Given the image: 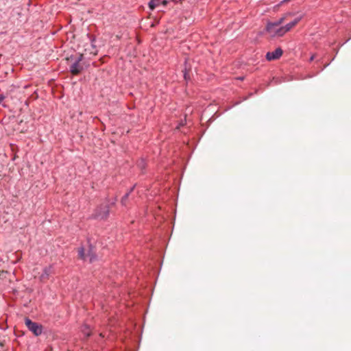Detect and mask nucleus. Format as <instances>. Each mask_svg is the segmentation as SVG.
<instances>
[{
  "label": "nucleus",
  "mask_w": 351,
  "mask_h": 351,
  "mask_svg": "<svg viewBox=\"0 0 351 351\" xmlns=\"http://www.w3.org/2000/svg\"><path fill=\"white\" fill-rule=\"evenodd\" d=\"M110 215V204H101L95 210L93 214L91 216L92 219L106 220Z\"/></svg>",
  "instance_id": "1"
},
{
  "label": "nucleus",
  "mask_w": 351,
  "mask_h": 351,
  "mask_svg": "<svg viewBox=\"0 0 351 351\" xmlns=\"http://www.w3.org/2000/svg\"><path fill=\"white\" fill-rule=\"evenodd\" d=\"M25 324L26 326L27 327V328L31 332H32V333L35 336H39V335H40L42 334V332H43V326H42V325L32 321L28 317H26L25 319Z\"/></svg>",
  "instance_id": "2"
},
{
  "label": "nucleus",
  "mask_w": 351,
  "mask_h": 351,
  "mask_svg": "<svg viewBox=\"0 0 351 351\" xmlns=\"http://www.w3.org/2000/svg\"><path fill=\"white\" fill-rule=\"evenodd\" d=\"M302 19V16H298L295 18L293 21H291L290 23H287L285 26L280 27V29H278V32L279 34H285L287 32L290 31L294 26H295Z\"/></svg>",
  "instance_id": "3"
},
{
  "label": "nucleus",
  "mask_w": 351,
  "mask_h": 351,
  "mask_svg": "<svg viewBox=\"0 0 351 351\" xmlns=\"http://www.w3.org/2000/svg\"><path fill=\"white\" fill-rule=\"evenodd\" d=\"M282 49L278 47L274 51H268L266 54V59L269 61L278 60L282 56Z\"/></svg>",
  "instance_id": "4"
},
{
  "label": "nucleus",
  "mask_w": 351,
  "mask_h": 351,
  "mask_svg": "<svg viewBox=\"0 0 351 351\" xmlns=\"http://www.w3.org/2000/svg\"><path fill=\"white\" fill-rule=\"evenodd\" d=\"M83 66L78 62L75 61L70 66L69 71L73 75H78L83 70Z\"/></svg>",
  "instance_id": "5"
},
{
  "label": "nucleus",
  "mask_w": 351,
  "mask_h": 351,
  "mask_svg": "<svg viewBox=\"0 0 351 351\" xmlns=\"http://www.w3.org/2000/svg\"><path fill=\"white\" fill-rule=\"evenodd\" d=\"M291 15V13H287L285 16L280 17L277 21L274 22H268L267 23V29L271 30V27L274 26L280 27V25L285 21L287 16Z\"/></svg>",
  "instance_id": "6"
},
{
  "label": "nucleus",
  "mask_w": 351,
  "mask_h": 351,
  "mask_svg": "<svg viewBox=\"0 0 351 351\" xmlns=\"http://www.w3.org/2000/svg\"><path fill=\"white\" fill-rule=\"evenodd\" d=\"M52 273V266L46 267L43 269V273L40 276L41 281H45L49 279V276Z\"/></svg>",
  "instance_id": "7"
},
{
  "label": "nucleus",
  "mask_w": 351,
  "mask_h": 351,
  "mask_svg": "<svg viewBox=\"0 0 351 351\" xmlns=\"http://www.w3.org/2000/svg\"><path fill=\"white\" fill-rule=\"evenodd\" d=\"M86 36L90 42L91 47L93 49V51H90V53H92L93 55H97L98 51L97 49V46L95 45V41H96L95 36L90 34H87Z\"/></svg>",
  "instance_id": "8"
},
{
  "label": "nucleus",
  "mask_w": 351,
  "mask_h": 351,
  "mask_svg": "<svg viewBox=\"0 0 351 351\" xmlns=\"http://www.w3.org/2000/svg\"><path fill=\"white\" fill-rule=\"evenodd\" d=\"M279 29H280V27L274 26V27H271V30H268L267 29V25L265 27V31L267 33H269L271 37H275V36L280 37V36H282L284 35V34H279V33L278 32Z\"/></svg>",
  "instance_id": "9"
},
{
  "label": "nucleus",
  "mask_w": 351,
  "mask_h": 351,
  "mask_svg": "<svg viewBox=\"0 0 351 351\" xmlns=\"http://www.w3.org/2000/svg\"><path fill=\"white\" fill-rule=\"evenodd\" d=\"M136 165H137L138 168H139L141 170V173H145L144 171L145 170L146 167H147V162H146L144 158H140L137 161Z\"/></svg>",
  "instance_id": "10"
},
{
  "label": "nucleus",
  "mask_w": 351,
  "mask_h": 351,
  "mask_svg": "<svg viewBox=\"0 0 351 351\" xmlns=\"http://www.w3.org/2000/svg\"><path fill=\"white\" fill-rule=\"evenodd\" d=\"M94 247L92 244L89 245L88 250V256L90 257V262L92 263L93 261L96 259V254L93 250Z\"/></svg>",
  "instance_id": "11"
},
{
  "label": "nucleus",
  "mask_w": 351,
  "mask_h": 351,
  "mask_svg": "<svg viewBox=\"0 0 351 351\" xmlns=\"http://www.w3.org/2000/svg\"><path fill=\"white\" fill-rule=\"evenodd\" d=\"M161 4V0H150L148 6L151 10H154Z\"/></svg>",
  "instance_id": "12"
},
{
  "label": "nucleus",
  "mask_w": 351,
  "mask_h": 351,
  "mask_svg": "<svg viewBox=\"0 0 351 351\" xmlns=\"http://www.w3.org/2000/svg\"><path fill=\"white\" fill-rule=\"evenodd\" d=\"M82 332H83L84 337L87 339L91 335V332L90 330V328L88 325L85 324L82 327Z\"/></svg>",
  "instance_id": "13"
},
{
  "label": "nucleus",
  "mask_w": 351,
  "mask_h": 351,
  "mask_svg": "<svg viewBox=\"0 0 351 351\" xmlns=\"http://www.w3.org/2000/svg\"><path fill=\"white\" fill-rule=\"evenodd\" d=\"M78 257L84 261L86 259V254H85V249L83 246L80 247L79 249H78Z\"/></svg>",
  "instance_id": "14"
},
{
  "label": "nucleus",
  "mask_w": 351,
  "mask_h": 351,
  "mask_svg": "<svg viewBox=\"0 0 351 351\" xmlns=\"http://www.w3.org/2000/svg\"><path fill=\"white\" fill-rule=\"evenodd\" d=\"M282 82V80L278 77H273L272 80L268 83L267 86L277 85Z\"/></svg>",
  "instance_id": "15"
},
{
  "label": "nucleus",
  "mask_w": 351,
  "mask_h": 351,
  "mask_svg": "<svg viewBox=\"0 0 351 351\" xmlns=\"http://www.w3.org/2000/svg\"><path fill=\"white\" fill-rule=\"evenodd\" d=\"M130 195L128 193H125L121 199V204L122 206H126L127 200L129 197Z\"/></svg>",
  "instance_id": "16"
},
{
  "label": "nucleus",
  "mask_w": 351,
  "mask_h": 351,
  "mask_svg": "<svg viewBox=\"0 0 351 351\" xmlns=\"http://www.w3.org/2000/svg\"><path fill=\"white\" fill-rule=\"evenodd\" d=\"M117 197H115L112 201H110L108 197L106 198V204H110V207L112 206H114L116 202H117Z\"/></svg>",
  "instance_id": "17"
},
{
  "label": "nucleus",
  "mask_w": 351,
  "mask_h": 351,
  "mask_svg": "<svg viewBox=\"0 0 351 351\" xmlns=\"http://www.w3.org/2000/svg\"><path fill=\"white\" fill-rule=\"evenodd\" d=\"M184 72V80L188 82L190 80V76H189V71L186 69V67L184 68V70L183 71Z\"/></svg>",
  "instance_id": "18"
},
{
  "label": "nucleus",
  "mask_w": 351,
  "mask_h": 351,
  "mask_svg": "<svg viewBox=\"0 0 351 351\" xmlns=\"http://www.w3.org/2000/svg\"><path fill=\"white\" fill-rule=\"evenodd\" d=\"M83 58H84V55L81 53V54H80V55H79V56L75 59V61L78 62H80H80H81V61H82Z\"/></svg>",
  "instance_id": "19"
},
{
  "label": "nucleus",
  "mask_w": 351,
  "mask_h": 351,
  "mask_svg": "<svg viewBox=\"0 0 351 351\" xmlns=\"http://www.w3.org/2000/svg\"><path fill=\"white\" fill-rule=\"evenodd\" d=\"M136 187V184H134L133 186H132L129 191L127 192V193H128L129 195H130V193L134 191V189H135Z\"/></svg>",
  "instance_id": "20"
},
{
  "label": "nucleus",
  "mask_w": 351,
  "mask_h": 351,
  "mask_svg": "<svg viewBox=\"0 0 351 351\" xmlns=\"http://www.w3.org/2000/svg\"><path fill=\"white\" fill-rule=\"evenodd\" d=\"M5 99V96H3V95H0V104L1 103V101Z\"/></svg>",
  "instance_id": "21"
},
{
  "label": "nucleus",
  "mask_w": 351,
  "mask_h": 351,
  "mask_svg": "<svg viewBox=\"0 0 351 351\" xmlns=\"http://www.w3.org/2000/svg\"><path fill=\"white\" fill-rule=\"evenodd\" d=\"M161 3L164 5V6H166L167 4V1L166 0H164L162 1H161Z\"/></svg>",
  "instance_id": "22"
},
{
  "label": "nucleus",
  "mask_w": 351,
  "mask_h": 351,
  "mask_svg": "<svg viewBox=\"0 0 351 351\" xmlns=\"http://www.w3.org/2000/svg\"><path fill=\"white\" fill-rule=\"evenodd\" d=\"M315 58V55H312L309 59V62H312Z\"/></svg>",
  "instance_id": "23"
}]
</instances>
